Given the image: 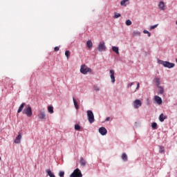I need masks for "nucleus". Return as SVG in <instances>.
I'll return each instance as SVG.
<instances>
[{
	"instance_id": "1",
	"label": "nucleus",
	"mask_w": 177,
	"mask_h": 177,
	"mask_svg": "<svg viewBox=\"0 0 177 177\" xmlns=\"http://www.w3.org/2000/svg\"><path fill=\"white\" fill-rule=\"evenodd\" d=\"M158 63L159 64H162V66H164V67H167V68H173V67H175V64L167 61H162L159 59L158 61Z\"/></svg>"
},
{
	"instance_id": "2",
	"label": "nucleus",
	"mask_w": 177,
	"mask_h": 177,
	"mask_svg": "<svg viewBox=\"0 0 177 177\" xmlns=\"http://www.w3.org/2000/svg\"><path fill=\"white\" fill-rule=\"evenodd\" d=\"M23 114L27 115V117H32V109L31 106L28 105L25 107V109L22 111Z\"/></svg>"
},
{
	"instance_id": "3",
	"label": "nucleus",
	"mask_w": 177,
	"mask_h": 177,
	"mask_svg": "<svg viewBox=\"0 0 177 177\" xmlns=\"http://www.w3.org/2000/svg\"><path fill=\"white\" fill-rule=\"evenodd\" d=\"M80 73H82V74L86 75L88 73H92V69L86 66V65L83 64L81 66Z\"/></svg>"
},
{
	"instance_id": "4",
	"label": "nucleus",
	"mask_w": 177,
	"mask_h": 177,
	"mask_svg": "<svg viewBox=\"0 0 177 177\" xmlns=\"http://www.w3.org/2000/svg\"><path fill=\"white\" fill-rule=\"evenodd\" d=\"M87 117L90 124H93V122H95V115H93V112L92 111H87Z\"/></svg>"
},
{
	"instance_id": "5",
	"label": "nucleus",
	"mask_w": 177,
	"mask_h": 177,
	"mask_svg": "<svg viewBox=\"0 0 177 177\" xmlns=\"http://www.w3.org/2000/svg\"><path fill=\"white\" fill-rule=\"evenodd\" d=\"M70 177H82V173H81L80 169H75L70 175Z\"/></svg>"
},
{
	"instance_id": "6",
	"label": "nucleus",
	"mask_w": 177,
	"mask_h": 177,
	"mask_svg": "<svg viewBox=\"0 0 177 177\" xmlns=\"http://www.w3.org/2000/svg\"><path fill=\"white\" fill-rule=\"evenodd\" d=\"M37 117L39 120H46V113H45V110L41 109L39 111Z\"/></svg>"
},
{
	"instance_id": "7",
	"label": "nucleus",
	"mask_w": 177,
	"mask_h": 177,
	"mask_svg": "<svg viewBox=\"0 0 177 177\" xmlns=\"http://www.w3.org/2000/svg\"><path fill=\"white\" fill-rule=\"evenodd\" d=\"M97 50H99V52H104V50H106V44L104 41H100L99 43Z\"/></svg>"
},
{
	"instance_id": "8",
	"label": "nucleus",
	"mask_w": 177,
	"mask_h": 177,
	"mask_svg": "<svg viewBox=\"0 0 177 177\" xmlns=\"http://www.w3.org/2000/svg\"><path fill=\"white\" fill-rule=\"evenodd\" d=\"M142 106V101L140 100H136L133 102V107L135 109H139Z\"/></svg>"
},
{
	"instance_id": "9",
	"label": "nucleus",
	"mask_w": 177,
	"mask_h": 177,
	"mask_svg": "<svg viewBox=\"0 0 177 177\" xmlns=\"http://www.w3.org/2000/svg\"><path fill=\"white\" fill-rule=\"evenodd\" d=\"M15 143L19 144L20 142H21V133L19 132L18 136L16 137L15 140Z\"/></svg>"
},
{
	"instance_id": "10",
	"label": "nucleus",
	"mask_w": 177,
	"mask_h": 177,
	"mask_svg": "<svg viewBox=\"0 0 177 177\" xmlns=\"http://www.w3.org/2000/svg\"><path fill=\"white\" fill-rule=\"evenodd\" d=\"M154 100L158 104H162V99H161V97L156 95Z\"/></svg>"
},
{
	"instance_id": "11",
	"label": "nucleus",
	"mask_w": 177,
	"mask_h": 177,
	"mask_svg": "<svg viewBox=\"0 0 177 177\" xmlns=\"http://www.w3.org/2000/svg\"><path fill=\"white\" fill-rule=\"evenodd\" d=\"M110 77L111 79V82H115V77L114 76L115 72L113 70L110 71Z\"/></svg>"
},
{
	"instance_id": "12",
	"label": "nucleus",
	"mask_w": 177,
	"mask_h": 177,
	"mask_svg": "<svg viewBox=\"0 0 177 177\" xmlns=\"http://www.w3.org/2000/svg\"><path fill=\"white\" fill-rule=\"evenodd\" d=\"M99 132L103 136H104V135H106L107 133V129H106V128L104 127H100L99 129Z\"/></svg>"
},
{
	"instance_id": "13",
	"label": "nucleus",
	"mask_w": 177,
	"mask_h": 177,
	"mask_svg": "<svg viewBox=\"0 0 177 177\" xmlns=\"http://www.w3.org/2000/svg\"><path fill=\"white\" fill-rule=\"evenodd\" d=\"M158 8L160 10H165V3L164 1H160L158 4Z\"/></svg>"
},
{
	"instance_id": "14",
	"label": "nucleus",
	"mask_w": 177,
	"mask_h": 177,
	"mask_svg": "<svg viewBox=\"0 0 177 177\" xmlns=\"http://www.w3.org/2000/svg\"><path fill=\"white\" fill-rule=\"evenodd\" d=\"M167 115H164V113H161L159 116V121H160V122H164V120H167Z\"/></svg>"
},
{
	"instance_id": "15",
	"label": "nucleus",
	"mask_w": 177,
	"mask_h": 177,
	"mask_svg": "<svg viewBox=\"0 0 177 177\" xmlns=\"http://www.w3.org/2000/svg\"><path fill=\"white\" fill-rule=\"evenodd\" d=\"M156 86L158 88V86H160V84H161V81L160 80V78L159 77H156L154 80H153Z\"/></svg>"
},
{
	"instance_id": "16",
	"label": "nucleus",
	"mask_w": 177,
	"mask_h": 177,
	"mask_svg": "<svg viewBox=\"0 0 177 177\" xmlns=\"http://www.w3.org/2000/svg\"><path fill=\"white\" fill-rule=\"evenodd\" d=\"M26 106V103H22L18 109L17 113H21L23 111V109H24V106Z\"/></svg>"
},
{
	"instance_id": "17",
	"label": "nucleus",
	"mask_w": 177,
	"mask_h": 177,
	"mask_svg": "<svg viewBox=\"0 0 177 177\" xmlns=\"http://www.w3.org/2000/svg\"><path fill=\"white\" fill-rule=\"evenodd\" d=\"M86 46L88 49H92V47L93 46V44L92 43V41L88 40L86 42Z\"/></svg>"
},
{
	"instance_id": "18",
	"label": "nucleus",
	"mask_w": 177,
	"mask_h": 177,
	"mask_svg": "<svg viewBox=\"0 0 177 177\" xmlns=\"http://www.w3.org/2000/svg\"><path fill=\"white\" fill-rule=\"evenodd\" d=\"M46 172L48 174V176L50 177H56L53 173L50 171V169H48L46 170Z\"/></svg>"
},
{
	"instance_id": "19",
	"label": "nucleus",
	"mask_w": 177,
	"mask_h": 177,
	"mask_svg": "<svg viewBox=\"0 0 177 177\" xmlns=\"http://www.w3.org/2000/svg\"><path fill=\"white\" fill-rule=\"evenodd\" d=\"M113 52H115L117 55H120V52L118 51V47L117 46H112Z\"/></svg>"
},
{
	"instance_id": "20",
	"label": "nucleus",
	"mask_w": 177,
	"mask_h": 177,
	"mask_svg": "<svg viewBox=\"0 0 177 177\" xmlns=\"http://www.w3.org/2000/svg\"><path fill=\"white\" fill-rule=\"evenodd\" d=\"M122 159L123 161H128V155L127 153H124L122 154Z\"/></svg>"
},
{
	"instance_id": "21",
	"label": "nucleus",
	"mask_w": 177,
	"mask_h": 177,
	"mask_svg": "<svg viewBox=\"0 0 177 177\" xmlns=\"http://www.w3.org/2000/svg\"><path fill=\"white\" fill-rule=\"evenodd\" d=\"M73 103H74V106L75 108L76 109V110H78V109H80V106H78V103H77V100H75V98H73Z\"/></svg>"
},
{
	"instance_id": "22",
	"label": "nucleus",
	"mask_w": 177,
	"mask_h": 177,
	"mask_svg": "<svg viewBox=\"0 0 177 177\" xmlns=\"http://www.w3.org/2000/svg\"><path fill=\"white\" fill-rule=\"evenodd\" d=\"M80 165L85 167L86 165V160L82 158L80 160Z\"/></svg>"
},
{
	"instance_id": "23",
	"label": "nucleus",
	"mask_w": 177,
	"mask_h": 177,
	"mask_svg": "<svg viewBox=\"0 0 177 177\" xmlns=\"http://www.w3.org/2000/svg\"><path fill=\"white\" fill-rule=\"evenodd\" d=\"M127 2H129V0H122L120 2L121 6H127Z\"/></svg>"
},
{
	"instance_id": "24",
	"label": "nucleus",
	"mask_w": 177,
	"mask_h": 177,
	"mask_svg": "<svg viewBox=\"0 0 177 177\" xmlns=\"http://www.w3.org/2000/svg\"><path fill=\"white\" fill-rule=\"evenodd\" d=\"M48 112L50 113V114H53V106H48Z\"/></svg>"
},
{
	"instance_id": "25",
	"label": "nucleus",
	"mask_w": 177,
	"mask_h": 177,
	"mask_svg": "<svg viewBox=\"0 0 177 177\" xmlns=\"http://www.w3.org/2000/svg\"><path fill=\"white\" fill-rule=\"evenodd\" d=\"M159 152L161 153V154H164V153H165V148L162 146H161L160 147V149H159Z\"/></svg>"
},
{
	"instance_id": "26",
	"label": "nucleus",
	"mask_w": 177,
	"mask_h": 177,
	"mask_svg": "<svg viewBox=\"0 0 177 177\" xmlns=\"http://www.w3.org/2000/svg\"><path fill=\"white\" fill-rule=\"evenodd\" d=\"M158 88L159 90V93L160 95H162V93H164V88H162V86H159Z\"/></svg>"
},
{
	"instance_id": "27",
	"label": "nucleus",
	"mask_w": 177,
	"mask_h": 177,
	"mask_svg": "<svg viewBox=\"0 0 177 177\" xmlns=\"http://www.w3.org/2000/svg\"><path fill=\"white\" fill-rule=\"evenodd\" d=\"M132 35L133 37H138V36L140 35V32H139V31H133V33H132Z\"/></svg>"
},
{
	"instance_id": "28",
	"label": "nucleus",
	"mask_w": 177,
	"mask_h": 177,
	"mask_svg": "<svg viewBox=\"0 0 177 177\" xmlns=\"http://www.w3.org/2000/svg\"><path fill=\"white\" fill-rule=\"evenodd\" d=\"M118 17H121V14L118 12H114L113 19H118Z\"/></svg>"
},
{
	"instance_id": "29",
	"label": "nucleus",
	"mask_w": 177,
	"mask_h": 177,
	"mask_svg": "<svg viewBox=\"0 0 177 177\" xmlns=\"http://www.w3.org/2000/svg\"><path fill=\"white\" fill-rule=\"evenodd\" d=\"M75 129L76 131H80L81 130V126H80V124H75Z\"/></svg>"
},
{
	"instance_id": "30",
	"label": "nucleus",
	"mask_w": 177,
	"mask_h": 177,
	"mask_svg": "<svg viewBox=\"0 0 177 177\" xmlns=\"http://www.w3.org/2000/svg\"><path fill=\"white\" fill-rule=\"evenodd\" d=\"M144 34H147L148 37H151V33H150V32H149V30H145L143 31Z\"/></svg>"
},
{
	"instance_id": "31",
	"label": "nucleus",
	"mask_w": 177,
	"mask_h": 177,
	"mask_svg": "<svg viewBox=\"0 0 177 177\" xmlns=\"http://www.w3.org/2000/svg\"><path fill=\"white\" fill-rule=\"evenodd\" d=\"M65 55L67 57V59H69L70 58V51L69 50H66L65 52Z\"/></svg>"
},
{
	"instance_id": "32",
	"label": "nucleus",
	"mask_w": 177,
	"mask_h": 177,
	"mask_svg": "<svg viewBox=\"0 0 177 177\" xmlns=\"http://www.w3.org/2000/svg\"><path fill=\"white\" fill-rule=\"evenodd\" d=\"M151 127L153 128V129H157V124L156 122H153L151 124Z\"/></svg>"
},
{
	"instance_id": "33",
	"label": "nucleus",
	"mask_w": 177,
	"mask_h": 177,
	"mask_svg": "<svg viewBox=\"0 0 177 177\" xmlns=\"http://www.w3.org/2000/svg\"><path fill=\"white\" fill-rule=\"evenodd\" d=\"M132 24V21L130 19H127L126 21V25L127 26H131Z\"/></svg>"
},
{
	"instance_id": "34",
	"label": "nucleus",
	"mask_w": 177,
	"mask_h": 177,
	"mask_svg": "<svg viewBox=\"0 0 177 177\" xmlns=\"http://www.w3.org/2000/svg\"><path fill=\"white\" fill-rule=\"evenodd\" d=\"M157 27H158V24H157L156 25H153V26H151L150 27V30H154V28H157Z\"/></svg>"
},
{
	"instance_id": "35",
	"label": "nucleus",
	"mask_w": 177,
	"mask_h": 177,
	"mask_svg": "<svg viewBox=\"0 0 177 177\" xmlns=\"http://www.w3.org/2000/svg\"><path fill=\"white\" fill-rule=\"evenodd\" d=\"M59 176L64 177V171H59Z\"/></svg>"
},
{
	"instance_id": "36",
	"label": "nucleus",
	"mask_w": 177,
	"mask_h": 177,
	"mask_svg": "<svg viewBox=\"0 0 177 177\" xmlns=\"http://www.w3.org/2000/svg\"><path fill=\"white\" fill-rule=\"evenodd\" d=\"M94 89H95V91H100V88L97 86H94Z\"/></svg>"
},
{
	"instance_id": "37",
	"label": "nucleus",
	"mask_w": 177,
	"mask_h": 177,
	"mask_svg": "<svg viewBox=\"0 0 177 177\" xmlns=\"http://www.w3.org/2000/svg\"><path fill=\"white\" fill-rule=\"evenodd\" d=\"M59 48L58 46H56V47L54 48L55 52H59Z\"/></svg>"
},
{
	"instance_id": "38",
	"label": "nucleus",
	"mask_w": 177,
	"mask_h": 177,
	"mask_svg": "<svg viewBox=\"0 0 177 177\" xmlns=\"http://www.w3.org/2000/svg\"><path fill=\"white\" fill-rule=\"evenodd\" d=\"M133 84H135V83L134 82L129 83L127 86V88H131V86H132V85H133Z\"/></svg>"
},
{
	"instance_id": "39",
	"label": "nucleus",
	"mask_w": 177,
	"mask_h": 177,
	"mask_svg": "<svg viewBox=\"0 0 177 177\" xmlns=\"http://www.w3.org/2000/svg\"><path fill=\"white\" fill-rule=\"evenodd\" d=\"M139 88H140V84H139V82L137 83V87L136 89H139Z\"/></svg>"
},
{
	"instance_id": "40",
	"label": "nucleus",
	"mask_w": 177,
	"mask_h": 177,
	"mask_svg": "<svg viewBox=\"0 0 177 177\" xmlns=\"http://www.w3.org/2000/svg\"><path fill=\"white\" fill-rule=\"evenodd\" d=\"M105 121H110V117H107L105 120Z\"/></svg>"
},
{
	"instance_id": "41",
	"label": "nucleus",
	"mask_w": 177,
	"mask_h": 177,
	"mask_svg": "<svg viewBox=\"0 0 177 177\" xmlns=\"http://www.w3.org/2000/svg\"><path fill=\"white\" fill-rule=\"evenodd\" d=\"M1 158L0 157V161H1Z\"/></svg>"
},
{
	"instance_id": "42",
	"label": "nucleus",
	"mask_w": 177,
	"mask_h": 177,
	"mask_svg": "<svg viewBox=\"0 0 177 177\" xmlns=\"http://www.w3.org/2000/svg\"><path fill=\"white\" fill-rule=\"evenodd\" d=\"M176 24H177V21H176Z\"/></svg>"
}]
</instances>
